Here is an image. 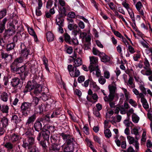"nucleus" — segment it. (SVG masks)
<instances>
[{
    "instance_id": "obj_20",
    "label": "nucleus",
    "mask_w": 152,
    "mask_h": 152,
    "mask_svg": "<svg viewBox=\"0 0 152 152\" xmlns=\"http://www.w3.org/2000/svg\"><path fill=\"white\" fill-rule=\"evenodd\" d=\"M20 139V136L17 134L13 133L10 135V141L13 143L18 140Z\"/></svg>"
},
{
    "instance_id": "obj_12",
    "label": "nucleus",
    "mask_w": 152,
    "mask_h": 152,
    "mask_svg": "<svg viewBox=\"0 0 152 152\" xmlns=\"http://www.w3.org/2000/svg\"><path fill=\"white\" fill-rule=\"evenodd\" d=\"M10 97V95L5 91L1 92L0 93V99L3 101L6 102Z\"/></svg>"
},
{
    "instance_id": "obj_29",
    "label": "nucleus",
    "mask_w": 152,
    "mask_h": 152,
    "mask_svg": "<svg viewBox=\"0 0 152 152\" xmlns=\"http://www.w3.org/2000/svg\"><path fill=\"white\" fill-rule=\"evenodd\" d=\"M27 138V140L28 142V145H29V146L28 148V149H30L32 147V146L34 143L35 139L33 137H29Z\"/></svg>"
},
{
    "instance_id": "obj_36",
    "label": "nucleus",
    "mask_w": 152,
    "mask_h": 152,
    "mask_svg": "<svg viewBox=\"0 0 152 152\" xmlns=\"http://www.w3.org/2000/svg\"><path fill=\"white\" fill-rule=\"evenodd\" d=\"M12 120L16 124L20 122L21 121L20 119L18 117L15 115H14L12 116Z\"/></svg>"
},
{
    "instance_id": "obj_48",
    "label": "nucleus",
    "mask_w": 152,
    "mask_h": 152,
    "mask_svg": "<svg viewBox=\"0 0 152 152\" xmlns=\"http://www.w3.org/2000/svg\"><path fill=\"white\" fill-rule=\"evenodd\" d=\"M99 82L102 85L104 84L106 82V80L103 76H101L99 78Z\"/></svg>"
},
{
    "instance_id": "obj_59",
    "label": "nucleus",
    "mask_w": 152,
    "mask_h": 152,
    "mask_svg": "<svg viewBox=\"0 0 152 152\" xmlns=\"http://www.w3.org/2000/svg\"><path fill=\"white\" fill-rule=\"evenodd\" d=\"M129 103L134 107H136L137 105V103L132 99H129Z\"/></svg>"
},
{
    "instance_id": "obj_55",
    "label": "nucleus",
    "mask_w": 152,
    "mask_h": 152,
    "mask_svg": "<svg viewBox=\"0 0 152 152\" xmlns=\"http://www.w3.org/2000/svg\"><path fill=\"white\" fill-rule=\"evenodd\" d=\"M58 2L61 7H64L65 6H68L66 4L65 1L64 0H58Z\"/></svg>"
},
{
    "instance_id": "obj_23",
    "label": "nucleus",
    "mask_w": 152,
    "mask_h": 152,
    "mask_svg": "<svg viewBox=\"0 0 152 152\" xmlns=\"http://www.w3.org/2000/svg\"><path fill=\"white\" fill-rule=\"evenodd\" d=\"M74 60L73 67L77 68V67L79 66L82 65L83 62L81 58H78L77 59Z\"/></svg>"
},
{
    "instance_id": "obj_57",
    "label": "nucleus",
    "mask_w": 152,
    "mask_h": 152,
    "mask_svg": "<svg viewBox=\"0 0 152 152\" xmlns=\"http://www.w3.org/2000/svg\"><path fill=\"white\" fill-rule=\"evenodd\" d=\"M95 70L96 71V74L97 77H99L101 76L100 71L99 68L98 66H96Z\"/></svg>"
},
{
    "instance_id": "obj_18",
    "label": "nucleus",
    "mask_w": 152,
    "mask_h": 152,
    "mask_svg": "<svg viewBox=\"0 0 152 152\" xmlns=\"http://www.w3.org/2000/svg\"><path fill=\"white\" fill-rule=\"evenodd\" d=\"M42 135L44 140L48 141L49 140V136L50 134V132L48 130H46L45 131L41 132Z\"/></svg>"
},
{
    "instance_id": "obj_7",
    "label": "nucleus",
    "mask_w": 152,
    "mask_h": 152,
    "mask_svg": "<svg viewBox=\"0 0 152 152\" xmlns=\"http://www.w3.org/2000/svg\"><path fill=\"white\" fill-rule=\"evenodd\" d=\"M21 50L20 54V56L22 58H27L28 55L29 54L30 50L29 49L27 48L25 46L24 44H22L21 45Z\"/></svg>"
},
{
    "instance_id": "obj_47",
    "label": "nucleus",
    "mask_w": 152,
    "mask_h": 152,
    "mask_svg": "<svg viewBox=\"0 0 152 152\" xmlns=\"http://www.w3.org/2000/svg\"><path fill=\"white\" fill-rule=\"evenodd\" d=\"M127 139L129 140V143L130 144H133L134 143V144H135V142L136 140H134L133 137L130 136H128L127 137Z\"/></svg>"
},
{
    "instance_id": "obj_40",
    "label": "nucleus",
    "mask_w": 152,
    "mask_h": 152,
    "mask_svg": "<svg viewBox=\"0 0 152 152\" xmlns=\"http://www.w3.org/2000/svg\"><path fill=\"white\" fill-rule=\"evenodd\" d=\"M132 121L135 123H137L140 119L139 117L134 113H133L132 115Z\"/></svg>"
},
{
    "instance_id": "obj_56",
    "label": "nucleus",
    "mask_w": 152,
    "mask_h": 152,
    "mask_svg": "<svg viewBox=\"0 0 152 152\" xmlns=\"http://www.w3.org/2000/svg\"><path fill=\"white\" fill-rule=\"evenodd\" d=\"M128 12L129 14L130 18L132 20L134 24L135 25V20L134 18V15L133 12H130L129 10H128Z\"/></svg>"
},
{
    "instance_id": "obj_39",
    "label": "nucleus",
    "mask_w": 152,
    "mask_h": 152,
    "mask_svg": "<svg viewBox=\"0 0 152 152\" xmlns=\"http://www.w3.org/2000/svg\"><path fill=\"white\" fill-rule=\"evenodd\" d=\"M34 93L36 95H37L39 94H40L42 91V89L39 86H35L34 88Z\"/></svg>"
},
{
    "instance_id": "obj_6",
    "label": "nucleus",
    "mask_w": 152,
    "mask_h": 152,
    "mask_svg": "<svg viewBox=\"0 0 152 152\" xmlns=\"http://www.w3.org/2000/svg\"><path fill=\"white\" fill-rule=\"evenodd\" d=\"M70 10L69 6L64 7H59V15L60 17H64L67 14V12Z\"/></svg>"
},
{
    "instance_id": "obj_2",
    "label": "nucleus",
    "mask_w": 152,
    "mask_h": 152,
    "mask_svg": "<svg viewBox=\"0 0 152 152\" xmlns=\"http://www.w3.org/2000/svg\"><path fill=\"white\" fill-rule=\"evenodd\" d=\"M31 103L28 102H24L22 103L20 108L22 115L26 117L28 116L31 110Z\"/></svg>"
},
{
    "instance_id": "obj_21",
    "label": "nucleus",
    "mask_w": 152,
    "mask_h": 152,
    "mask_svg": "<svg viewBox=\"0 0 152 152\" xmlns=\"http://www.w3.org/2000/svg\"><path fill=\"white\" fill-rule=\"evenodd\" d=\"M14 34L12 33V32H10L5 30L3 34L2 37L4 39H8L11 36H13Z\"/></svg>"
},
{
    "instance_id": "obj_14",
    "label": "nucleus",
    "mask_w": 152,
    "mask_h": 152,
    "mask_svg": "<svg viewBox=\"0 0 152 152\" xmlns=\"http://www.w3.org/2000/svg\"><path fill=\"white\" fill-rule=\"evenodd\" d=\"M62 148L63 152H72L74 149V146L68 145L64 143L62 145Z\"/></svg>"
},
{
    "instance_id": "obj_5",
    "label": "nucleus",
    "mask_w": 152,
    "mask_h": 152,
    "mask_svg": "<svg viewBox=\"0 0 152 152\" xmlns=\"http://www.w3.org/2000/svg\"><path fill=\"white\" fill-rule=\"evenodd\" d=\"M45 121L42 118L38 119L35 122L34 127L36 131L39 132L42 128V124Z\"/></svg>"
},
{
    "instance_id": "obj_8",
    "label": "nucleus",
    "mask_w": 152,
    "mask_h": 152,
    "mask_svg": "<svg viewBox=\"0 0 152 152\" xmlns=\"http://www.w3.org/2000/svg\"><path fill=\"white\" fill-rule=\"evenodd\" d=\"M68 27L70 30H73V32L75 35H76L80 31V29L76 24L69 23Z\"/></svg>"
},
{
    "instance_id": "obj_43",
    "label": "nucleus",
    "mask_w": 152,
    "mask_h": 152,
    "mask_svg": "<svg viewBox=\"0 0 152 152\" xmlns=\"http://www.w3.org/2000/svg\"><path fill=\"white\" fill-rule=\"evenodd\" d=\"M104 134L105 137L110 138L112 135L111 132L109 129H107L104 131Z\"/></svg>"
},
{
    "instance_id": "obj_4",
    "label": "nucleus",
    "mask_w": 152,
    "mask_h": 152,
    "mask_svg": "<svg viewBox=\"0 0 152 152\" xmlns=\"http://www.w3.org/2000/svg\"><path fill=\"white\" fill-rule=\"evenodd\" d=\"M67 69L69 72L70 75L72 77H77L80 75L79 70L77 69V68L73 67L72 65H68Z\"/></svg>"
},
{
    "instance_id": "obj_34",
    "label": "nucleus",
    "mask_w": 152,
    "mask_h": 152,
    "mask_svg": "<svg viewBox=\"0 0 152 152\" xmlns=\"http://www.w3.org/2000/svg\"><path fill=\"white\" fill-rule=\"evenodd\" d=\"M61 17L58 18L56 20V24L58 26H64V20Z\"/></svg>"
},
{
    "instance_id": "obj_42",
    "label": "nucleus",
    "mask_w": 152,
    "mask_h": 152,
    "mask_svg": "<svg viewBox=\"0 0 152 152\" xmlns=\"http://www.w3.org/2000/svg\"><path fill=\"white\" fill-rule=\"evenodd\" d=\"M39 98L36 97H33V101L31 103V105L32 104L34 105V106H37L39 102Z\"/></svg>"
},
{
    "instance_id": "obj_25",
    "label": "nucleus",
    "mask_w": 152,
    "mask_h": 152,
    "mask_svg": "<svg viewBox=\"0 0 152 152\" xmlns=\"http://www.w3.org/2000/svg\"><path fill=\"white\" fill-rule=\"evenodd\" d=\"M141 73L143 75L150 76L152 75V70L150 68L148 69L142 70L141 71Z\"/></svg>"
},
{
    "instance_id": "obj_17",
    "label": "nucleus",
    "mask_w": 152,
    "mask_h": 152,
    "mask_svg": "<svg viewBox=\"0 0 152 152\" xmlns=\"http://www.w3.org/2000/svg\"><path fill=\"white\" fill-rule=\"evenodd\" d=\"M37 117L36 113H34L29 117L26 123V125L29 126L31 124H32L36 120Z\"/></svg>"
},
{
    "instance_id": "obj_62",
    "label": "nucleus",
    "mask_w": 152,
    "mask_h": 152,
    "mask_svg": "<svg viewBox=\"0 0 152 152\" xmlns=\"http://www.w3.org/2000/svg\"><path fill=\"white\" fill-rule=\"evenodd\" d=\"M27 138L33 137V135L31 132L30 130L27 131L25 134Z\"/></svg>"
},
{
    "instance_id": "obj_45",
    "label": "nucleus",
    "mask_w": 152,
    "mask_h": 152,
    "mask_svg": "<svg viewBox=\"0 0 152 152\" xmlns=\"http://www.w3.org/2000/svg\"><path fill=\"white\" fill-rule=\"evenodd\" d=\"M64 36L65 38V41L67 43L69 44L71 42V38L70 36L68 33H66L64 34Z\"/></svg>"
},
{
    "instance_id": "obj_44",
    "label": "nucleus",
    "mask_w": 152,
    "mask_h": 152,
    "mask_svg": "<svg viewBox=\"0 0 152 152\" xmlns=\"http://www.w3.org/2000/svg\"><path fill=\"white\" fill-rule=\"evenodd\" d=\"M61 114V112L59 110H56L51 115V117L52 118L57 117Z\"/></svg>"
},
{
    "instance_id": "obj_41",
    "label": "nucleus",
    "mask_w": 152,
    "mask_h": 152,
    "mask_svg": "<svg viewBox=\"0 0 152 152\" xmlns=\"http://www.w3.org/2000/svg\"><path fill=\"white\" fill-rule=\"evenodd\" d=\"M15 44L13 43H11L7 45V51H10L14 49Z\"/></svg>"
},
{
    "instance_id": "obj_50",
    "label": "nucleus",
    "mask_w": 152,
    "mask_h": 152,
    "mask_svg": "<svg viewBox=\"0 0 152 152\" xmlns=\"http://www.w3.org/2000/svg\"><path fill=\"white\" fill-rule=\"evenodd\" d=\"M91 40V37L90 35H88L86 37V41L87 43V44H85V47H87V45L89 46L90 44V42Z\"/></svg>"
},
{
    "instance_id": "obj_31",
    "label": "nucleus",
    "mask_w": 152,
    "mask_h": 152,
    "mask_svg": "<svg viewBox=\"0 0 152 152\" xmlns=\"http://www.w3.org/2000/svg\"><path fill=\"white\" fill-rule=\"evenodd\" d=\"M1 126L5 128L8 125V120L6 117H3L1 121Z\"/></svg>"
},
{
    "instance_id": "obj_1",
    "label": "nucleus",
    "mask_w": 152,
    "mask_h": 152,
    "mask_svg": "<svg viewBox=\"0 0 152 152\" xmlns=\"http://www.w3.org/2000/svg\"><path fill=\"white\" fill-rule=\"evenodd\" d=\"M23 61V58L21 57H19L15 59L10 66L11 72L20 75L21 77H22L23 72L24 76L26 75V72H25L26 66L24 65L19 66V64L22 63Z\"/></svg>"
},
{
    "instance_id": "obj_46",
    "label": "nucleus",
    "mask_w": 152,
    "mask_h": 152,
    "mask_svg": "<svg viewBox=\"0 0 152 152\" xmlns=\"http://www.w3.org/2000/svg\"><path fill=\"white\" fill-rule=\"evenodd\" d=\"M51 142L52 144H55L58 140L57 136L56 135H53L50 137Z\"/></svg>"
},
{
    "instance_id": "obj_3",
    "label": "nucleus",
    "mask_w": 152,
    "mask_h": 152,
    "mask_svg": "<svg viewBox=\"0 0 152 152\" xmlns=\"http://www.w3.org/2000/svg\"><path fill=\"white\" fill-rule=\"evenodd\" d=\"M60 135L61 136L63 139L66 141L65 143L68 145L75 147V144H77L75 138L72 137L70 135L66 134L64 133H62L60 134Z\"/></svg>"
},
{
    "instance_id": "obj_10",
    "label": "nucleus",
    "mask_w": 152,
    "mask_h": 152,
    "mask_svg": "<svg viewBox=\"0 0 152 152\" xmlns=\"http://www.w3.org/2000/svg\"><path fill=\"white\" fill-rule=\"evenodd\" d=\"M22 80H20L18 77H14L11 81V85L14 88H17L19 85L21 84Z\"/></svg>"
},
{
    "instance_id": "obj_19",
    "label": "nucleus",
    "mask_w": 152,
    "mask_h": 152,
    "mask_svg": "<svg viewBox=\"0 0 152 152\" xmlns=\"http://www.w3.org/2000/svg\"><path fill=\"white\" fill-rule=\"evenodd\" d=\"M61 147L62 145L60 144H52L50 150L56 151V152H59Z\"/></svg>"
},
{
    "instance_id": "obj_37",
    "label": "nucleus",
    "mask_w": 152,
    "mask_h": 152,
    "mask_svg": "<svg viewBox=\"0 0 152 152\" xmlns=\"http://www.w3.org/2000/svg\"><path fill=\"white\" fill-rule=\"evenodd\" d=\"M141 101L142 103L143 107L145 109H147L149 108V106L146 99H142Z\"/></svg>"
},
{
    "instance_id": "obj_32",
    "label": "nucleus",
    "mask_w": 152,
    "mask_h": 152,
    "mask_svg": "<svg viewBox=\"0 0 152 152\" xmlns=\"http://www.w3.org/2000/svg\"><path fill=\"white\" fill-rule=\"evenodd\" d=\"M39 144L45 151H47L48 147L46 144V142L45 140H41Z\"/></svg>"
},
{
    "instance_id": "obj_64",
    "label": "nucleus",
    "mask_w": 152,
    "mask_h": 152,
    "mask_svg": "<svg viewBox=\"0 0 152 152\" xmlns=\"http://www.w3.org/2000/svg\"><path fill=\"white\" fill-rule=\"evenodd\" d=\"M104 77L106 79L109 78L110 76L109 72L107 71H105L104 73Z\"/></svg>"
},
{
    "instance_id": "obj_33",
    "label": "nucleus",
    "mask_w": 152,
    "mask_h": 152,
    "mask_svg": "<svg viewBox=\"0 0 152 152\" xmlns=\"http://www.w3.org/2000/svg\"><path fill=\"white\" fill-rule=\"evenodd\" d=\"M133 78L132 77H130L128 80V83H127V85L132 88H134L135 87V85L134 83H133Z\"/></svg>"
},
{
    "instance_id": "obj_63",
    "label": "nucleus",
    "mask_w": 152,
    "mask_h": 152,
    "mask_svg": "<svg viewBox=\"0 0 152 152\" xmlns=\"http://www.w3.org/2000/svg\"><path fill=\"white\" fill-rule=\"evenodd\" d=\"M22 146L25 148H26L27 147L28 148L29 146L28 143L27 142L26 139H24L23 140V144L22 145Z\"/></svg>"
},
{
    "instance_id": "obj_30",
    "label": "nucleus",
    "mask_w": 152,
    "mask_h": 152,
    "mask_svg": "<svg viewBox=\"0 0 152 152\" xmlns=\"http://www.w3.org/2000/svg\"><path fill=\"white\" fill-rule=\"evenodd\" d=\"M9 109V107L7 105H2L1 107L0 110L3 113H7Z\"/></svg>"
},
{
    "instance_id": "obj_16",
    "label": "nucleus",
    "mask_w": 152,
    "mask_h": 152,
    "mask_svg": "<svg viewBox=\"0 0 152 152\" xmlns=\"http://www.w3.org/2000/svg\"><path fill=\"white\" fill-rule=\"evenodd\" d=\"M1 58L4 59L6 63L11 60L12 58V55H11L8 54L6 53H4L3 52H1Z\"/></svg>"
},
{
    "instance_id": "obj_24",
    "label": "nucleus",
    "mask_w": 152,
    "mask_h": 152,
    "mask_svg": "<svg viewBox=\"0 0 152 152\" xmlns=\"http://www.w3.org/2000/svg\"><path fill=\"white\" fill-rule=\"evenodd\" d=\"M90 63V64L94 65L95 66H97L98 62V59L97 57L92 56L89 57Z\"/></svg>"
},
{
    "instance_id": "obj_35",
    "label": "nucleus",
    "mask_w": 152,
    "mask_h": 152,
    "mask_svg": "<svg viewBox=\"0 0 152 152\" xmlns=\"http://www.w3.org/2000/svg\"><path fill=\"white\" fill-rule=\"evenodd\" d=\"M122 89L124 93L126 101H128L130 98L129 92L127 91L126 89L124 88H122Z\"/></svg>"
},
{
    "instance_id": "obj_9",
    "label": "nucleus",
    "mask_w": 152,
    "mask_h": 152,
    "mask_svg": "<svg viewBox=\"0 0 152 152\" xmlns=\"http://www.w3.org/2000/svg\"><path fill=\"white\" fill-rule=\"evenodd\" d=\"M35 86L36 85L34 83L29 81L27 83L24 89L23 92L24 93H26L28 92H30L34 89Z\"/></svg>"
},
{
    "instance_id": "obj_11",
    "label": "nucleus",
    "mask_w": 152,
    "mask_h": 152,
    "mask_svg": "<svg viewBox=\"0 0 152 152\" xmlns=\"http://www.w3.org/2000/svg\"><path fill=\"white\" fill-rule=\"evenodd\" d=\"M139 144L137 141H135V144H133L136 148L135 150H134L133 148L131 146H130L126 151H124V152H137L139 150Z\"/></svg>"
},
{
    "instance_id": "obj_22",
    "label": "nucleus",
    "mask_w": 152,
    "mask_h": 152,
    "mask_svg": "<svg viewBox=\"0 0 152 152\" xmlns=\"http://www.w3.org/2000/svg\"><path fill=\"white\" fill-rule=\"evenodd\" d=\"M116 85L115 83L112 84L108 86V88L110 93L115 94L117 90Z\"/></svg>"
},
{
    "instance_id": "obj_28",
    "label": "nucleus",
    "mask_w": 152,
    "mask_h": 152,
    "mask_svg": "<svg viewBox=\"0 0 152 152\" xmlns=\"http://www.w3.org/2000/svg\"><path fill=\"white\" fill-rule=\"evenodd\" d=\"M15 145L13 144L10 142H6L4 146L9 151L12 150L14 147L15 146Z\"/></svg>"
},
{
    "instance_id": "obj_38",
    "label": "nucleus",
    "mask_w": 152,
    "mask_h": 152,
    "mask_svg": "<svg viewBox=\"0 0 152 152\" xmlns=\"http://www.w3.org/2000/svg\"><path fill=\"white\" fill-rule=\"evenodd\" d=\"M7 12L6 8H3L0 11V19L3 18L6 15Z\"/></svg>"
},
{
    "instance_id": "obj_27",
    "label": "nucleus",
    "mask_w": 152,
    "mask_h": 152,
    "mask_svg": "<svg viewBox=\"0 0 152 152\" xmlns=\"http://www.w3.org/2000/svg\"><path fill=\"white\" fill-rule=\"evenodd\" d=\"M46 38L48 41L49 42H50L54 39L53 34L50 32H48L46 34Z\"/></svg>"
},
{
    "instance_id": "obj_60",
    "label": "nucleus",
    "mask_w": 152,
    "mask_h": 152,
    "mask_svg": "<svg viewBox=\"0 0 152 152\" xmlns=\"http://www.w3.org/2000/svg\"><path fill=\"white\" fill-rule=\"evenodd\" d=\"M108 4L111 10H113L114 12L115 11V5L113 2H111Z\"/></svg>"
},
{
    "instance_id": "obj_51",
    "label": "nucleus",
    "mask_w": 152,
    "mask_h": 152,
    "mask_svg": "<svg viewBox=\"0 0 152 152\" xmlns=\"http://www.w3.org/2000/svg\"><path fill=\"white\" fill-rule=\"evenodd\" d=\"M37 71V66L35 65L31 66V71L33 73H36Z\"/></svg>"
},
{
    "instance_id": "obj_15",
    "label": "nucleus",
    "mask_w": 152,
    "mask_h": 152,
    "mask_svg": "<svg viewBox=\"0 0 152 152\" xmlns=\"http://www.w3.org/2000/svg\"><path fill=\"white\" fill-rule=\"evenodd\" d=\"M99 57L101 58V61L104 63L108 62L110 60V58L103 52L100 53Z\"/></svg>"
},
{
    "instance_id": "obj_58",
    "label": "nucleus",
    "mask_w": 152,
    "mask_h": 152,
    "mask_svg": "<svg viewBox=\"0 0 152 152\" xmlns=\"http://www.w3.org/2000/svg\"><path fill=\"white\" fill-rule=\"evenodd\" d=\"M71 43L70 42L69 44H73L75 45H77L78 44V41L76 38H73L71 41Z\"/></svg>"
},
{
    "instance_id": "obj_52",
    "label": "nucleus",
    "mask_w": 152,
    "mask_h": 152,
    "mask_svg": "<svg viewBox=\"0 0 152 152\" xmlns=\"http://www.w3.org/2000/svg\"><path fill=\"white\" fill-rule=\"evenodd\" d=\"M144 64L145 66L144 67V69H147L148 68H149V67L150 66V64L147 59L146 58L144 60Z\"/></svg>"
},
{
    "instance_id": "obj_54",
    "label": "nucleus",
    "mask_w": 152,
    "mask_h": 152,
    "mask_svg": "<svg viewBox=\"0 0 152 152\" xmlns=\"http://www.w3.org/2000/svg\"><path fill=\"white\" fill-rule=\"evenodd\" d=\"M7 40V39H4L3 38V37H2L1 38H0V45L2 46H4L6 44Z\"/></svg>"
},
{
    "instance_id": "obj_13",
    "label": "nucleus",
    "mask_w": 152,
    "mask_h": 152,
    "mask_svg": "<svg viewBox=\"0 0 152 152\" xmlns=\"http://www.w3.org/2000/svg\"><path fill=\"white\" fill-rule=\"evenodd\" d=\"M46 107L45 104L42 103L39 105L38 107L35 108V111L36 113L41 114L45 110Z\"/></svg>"
},
{
    "instance_id": "obj_53",
    "label": "nucleus",
    "mask_w": 152,
    "mask_h": 152,
    "mask_svg": "<svg viewBox=\"0 0 152 152\" xmlns=\"http://www.w3.org/2000/svg\"><path fill=\"white\" fill-rule=\"evenodd\" d=\"M136 7L138 11H140L142 7L141 2L140 1L138 2L136 4Z\"/></svg>"
},
{
    "instance_id": "obj_26",
    "label": "nucleus",
    "mask_w": 152,
    "mask_h": 152,
    "mask_svg": "<svg viewBox=\"0 0 152 152\" xmlns=\"http://www.w3.org/2000/svg\"><path fill=\"white\" fill-rule=\"evenodd\" d=\"M15 22H12L9 23V27L8 29H6L9 31L12 32L14 34L15 33V25H14Z\"/></svg>"
},
{
    "instance_id": "obj_49",
    "label": "nucleus",
    "mask_w": 152,
    "mask_h": 152,
    "mask_svg": "<svg viewBox=\"0 0 152 152\" xmlns=\"http://www.w3.org/2000/svg\"><path fill=\"white\" fill-rule=\"evenodd\" d=\"M92 52L94 55L96 56L98 55L99 56L100 53H102V52H100L98 49L94 47L93 48Z\"/></svg>"
},
{
    "instance_id": "obj_61",
    "label": "nucleus",
    "mask_w": 152,
    "mask_h": 152,
    "mask_svg": "<svg viewBox=\"0 0 152 152\" xmlns=\"http://www.w3.org/2000/svg\"><path fill=\"white\" fill-rule=\"evenodd\" d=\"M5 128L1 126V125H0V136L4 134L5 132Z\"/></svg>"
}]
</instances>
